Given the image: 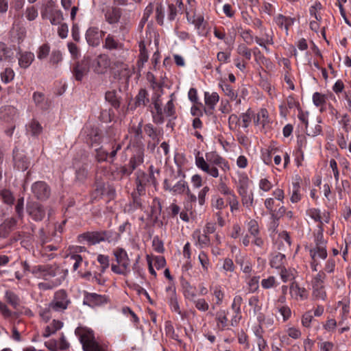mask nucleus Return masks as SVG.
Masks as SVG:
<instances>
[{"mask_svg": "<svg viewBox=\"0 0 351 351\" xmlns=\"http://www.w3.org/2000/svg\"><path fill=\"white\" fill-rule=\"evenodd\" d=\"M195 164L199 169L214 178L219 176V168L225 173L230 169L228 161L216 152L206 153L204 158L197 151L195 154Z\"/></svg>", "mask_w": 351, "mask_h": 351, "instance_id": "1", "label": "nucleus"}, {"mask_svg": "<svg viewBox=\"0 0 351 351\" xmlns=\"http://www.w3.org/2000/svg\"><path fill=\"white\" fill-rule=\"evenodd\" d=\"M110 65V59L106 54H101L92 61L90 60V67L97 74L106 73Z\"/></svg>", "mask_w": 351, "mask_h": 351, "instance_id": "9", "label": "nucleus"}, {"mask_svg": "<svg viewBox=\"0 0 351 351\" xmlns=\"http://www.w3.org/2000/svg\"><path fill=\"white\" fill-rule=\"evenodd\" d=\"M300 186L298 182H293L292 184V193L291 195V202L292 203H297L301 199V194L300 193Z\"/></svg>", "mask_w": 351, "mask_h": 351, "instance_id": "54", "label": "nucleus"}, {"mask_svg": "<svg viewBox=\"0 0 351 351\" xmlns=\"http://www.w3.org/2000/svg\"><path fill=\"white\" fill-rule=\"evenodd\" d=\"M14 51L11 47H8L4 43L0 42V61L13 62Z\"/></svg>", "mask_w": 351, "mask_h": 351, "instance_id": "24", "label": "nucleus"}, {"mask_svg": "<svg viewBox=\"0 0 351 351\" xmlns=\"http://www.w3.org/2000/svg\"><path fill=\"white\" fill-rule=\"evenodd\" d=\"M144 148L142 144H138L133 147V154L130 159L128 166L121 167V173L123 176L130 175L134 170L143 163Z\"/></svg>", "mask_w": 351, "mask_h": 351, "instance_id": "5", "label": "nucleus"}, {"mask_svg": "<svg viewBox=\"0 0 351 351\" xmlns=\"http://www.w3.org/2000/svg\"><path fill=\"white\" fill-rule=\"evenodd\" d=\"M67 258L73 262V270L76 271L83 263V258L81 255L75 253H70Z\"/></svg>", "mask_w": 351, "mask_h": 351, "instance_id": "51", "label": "nucleus"}, {"mask_svg": "<svg viewBox=\"0 0 351 351\" xmlns=\"http://www.w3.org/2000/svg\"><path fill=\"white\" fill-rule=\"evenodd\" d=\"M29 215L35 221H41L45 215V212L43 206H38L29 211Z\"/></svg>", "mask_w": 351, "mask_h": 351, "instance_id": "46", "label": "nucleus"}, {"mask_svg": "<svg viewBox=\"0 0 351 351\" xmlns=\"http://www.w3.org/2000/svg\"><path fill=\"white\" fill-rule=\"evenodd\" d=\"M33 100L36 106L40 109L47 108V102L43 93L40 92H35L33 94Z\"/></svg>", "mask_w": 351, "mask_h": 351, "instance_id": "41", "label": "nucleus"}, {"mask_svg": "<svg viewBox=\"0 0 351 351\" xmlns=\"http://www.w3.org/2000/svg\"><path fill=\"white\" fill-rule=\"evenodd\" d=\"M251 182L252 181L245 173L242 172L238 174L237 193L241 197L243 206L249 210L254 204V193L250 189Z\"/></svg>", "mask_w": 351, "mask_h": 351, "instance_id": "3", "label": "nucleus"}, {"mask_svg": "<svg viewBox=\"0 0 351 351\" xmlns=\"http://www.w3.org/2000/svg\"><path fill=\"white\" fill-rule=\"evenodd\" d=\"M90 68V58L84 56L81 61L77 62L73 67L72 73L77 81H82Z\"/></svg>", "mask_w": 351, "mask_h": 351, "instance_id": "8", "label": "nucleus"}, {"mask_svg": "<svg viewBox=\"0 0 351 351\" xmlns=\"http://www.w3.org/2000/svg\"><path fill=\"white\" fill-rule=\"evenodd\" d=\"M213 295L215 297L216 302V305H220L224 298V293L221 289V287L219 285H216L213 287Z\"/></svg>", "mask_w": 351, "mask_h": 351, "instance_id": "57", "label": "nucleus"}, {"mask_svg": "<svg viewBox=\"0 0 351 351\" xmlns=\"http://www.w3.org/2000/svg\"><path fill=\"white\" fill-rule=\"evenodd\" d=\"M75 334L79 338L84 351H108V346L96 340L94 332L86 327L78 326Z\"/></svg>", "mask_w": 351, "mask_h": 351, "instance_id": "2", "label": "nucleus"}, {"mask_svg": "<svg viewBox=\"0 0 351 351\" xmlns=\"http://www.w3.org/2000/svg\"><path fill=\"white\" fill-rule=\"evenodd\" d=\"M49 15L50 16V23L53 25L60 24L64 19L63 14L61 10L50 11Z\"/></svg>", "mask_w": 351, "mask_h": 351, "instance_id": "56", "label": "nucleus"}, {"mask_svg": "<svg viewBox=\"0 0 351 351\" xmlns=\"http://www.w3.org/2000/svg\"><path fill=\"white\" fill-rule=\"evenodd\" d=\"M195 308L202 312H206L209 309V304L204 298H195L194 300L191 301Z\"/></svg>", "mask_w": 351, "mask_h": 351, "instance_id": "48", "label": "nucleus"}, {"mask_svg": "<svg viewBox=\"0 0 351 351\" xmlns=\"http://www.w3.org/2000/svg\"><path fill=\"white\" fill-rule=\"evenodd\" d=\"M229 128L232 131H236L241 125L240 117L235 114H232L228 118Z\"/></svg>", "mask_w": 351, "mask_h": 351, "instance_id": "55", "label": "nucleus"}, {"mask_svg": "<svg viewBox=\"0 0 351 351\" xmlns=\"http://www.w3.org/2000/svg\"><path fill=\"white\" fill-rule=\"evenodd\" d=\"M105 99L107 101L115 108H118L120 106V102L117 97L116 93L114 91H108L105 95Z\"/></svg>", "mask_w": 351, "mask_h": 351, "instance_id": "58", "label": "nucleus"}, {"mask_svg": "<svg viewBox=\"0 0 351 351\" xmlns=\"http://www.w3.org/2000/svg\"><path fill=\"white\" fill-rule=\"evenodd\" d=\"M219 87L221 88L224 94L229 97L232 101L236 100L238 97V93L232 88V87L226 82L224 80H221L219 83Z\"/></svg>", "mask_w": 351, "mask_h": 351, "instance_id": "30", "label": "nucleus"}, {"mask_svg": "<svg viewBox=\"0 0 351 351\" xmlns=\"http://www.w3.org/2000/svg\"><path fill=\"white\" fill-rule=\"evenodd\" d=\"M313 296L317 300H324L326 297L324 285L313 286Z\"/></svg>", "mask_w": 351, "mask_h": 351, "instance_id": "60", "label": "nucleus"}, {"mask_svg": "<svg viewBox=\"0 0 351 351\" xmlns=\"http://www.w3.org/2000/svg\"><path fill=\"white\" fill-rule=\"evenodd\" d=\"M285 255L278 252L272 256L269 263L271 267L280 269L285 267Z\"/></svg>", "mask_w": 351, "mask_h": 351, "instance_id": "31", "label": "nucleus"}, {"mask_svg": "<svg viewBox=\"0 0 351 351\" xmlns=\"http://www.w3.org/2000/svg\"><path fill=\"white\" fill-rule=\"evenodd\" d=\"M27 132L32 136H36L43 132V127L38 121L33 119L27 125Z\"/></svg>", "mask_w": 351, "mask_h": 351, "instance_id": "36", "label": "nucleus"}, {"mask_svg": "<svg viewBox=\"0 0 351 351\" xmlns=\"http://www.w3.org/2000/svg\"><path fill=\"white\" fill-rule=\"evenodd\" d=\"M87 136L92 145L99 143L101 141V133L97 128H92Z\"/></svg>", "mask_w": 351, "mask_h": 351, "instance_id": "47", "label": "nucleus"}, {"mask_svg": "<svg viewBox=\"0 0 351 351\" xmlns=\"http://www.w3.org/2000/svg\"><path fill=\"white\" fill-rule=\"evenodd\" d=\"M211 206L213 208L218 210V211H221V210L227 206V204L222 197H217L212 199Z\"/></svg>", "mask_w": 351, "mask_h": 351, "instance_id": "64", "label": "nucleus"}, {"mask_svg": "<svg viewBox=\"0 0 351 351\" xmlns=\"http://www.w3.org/2000/svg\"><path fill=\"white\" fill-rule=\"evenodd\" d=\"M88 170L84 166L78 168L75 171V180L83 183L88 177Z\"/></svg>", "mask_w": 351, "mask_h": 351, "instance_id": "59", "label": "nucleus"}, {"mask_svg": "<svg viewBox=\"0 0 351 351\" xmlns=\"http://www.w3.org/2000/svg\"><path fill=\"white\" fill-rule=\"evenodd\" d=\"M219 100V96L217 93L213 92L212 93H210L209 92H205L204 101L205 104L208 106V110L204 108L205 113L208 114H212V111L214 110Z\"/></svg>", "mask_w": 351, "mask_h": 351, "instance_id": "17", "label": "nucleus"}, {"mask_svg": "<svg viewBox=\"0 0 351 351\" xmlns=\"http://www.w3.org/2000/svg\"><path fill=\"white\" fill-rule=\"evenodd\" d=\"M17 224V220L14 217H9L5 219L0 224V238H8L11 232H12Z\"/></svg>", "mask_w": 351, "mask_h": 351, "instance_id": "13", "label": "nucleus"}, {"mask_svg": "<svg viewBox=\"0 0 351 351\" xmlns=\"http://www.w3.org/2000/svg\"><path fill=\"white\" fill-rule=\"evenodd\" d=\"M327 251L326 246L317 245L315 247L310 250V255L312 259H315L317 256L325 259L327 257Z\"/></svg>", "mask_w": 351, "mask_h": 351, "instance_id": "40", "label": "nucleus"}, {"mask_svg": "<svg viewBox=\"0 0 351 351\" xmlns=\"http://www.w3.org/2000/svg\"><path fill=\"white\" fill-rule=\"evenodd\" d=\"M115 261L121 267L127 269L130 268V261L127 252L122 247H117L112 252Z\"/></svg>", "mask_w": 351, "mask_h": 351, "instance_id": "14", "label": "nucleus"}, {"mask_svg": "<svg viewBox=\"0 0 351 351\" xmlns=\"http://www.w3.org/2000/svg\"><path fill=\"white\" fill-rule=\"evenodd\" d=\"M227 204L230 206V210L231 213L239 210V202L238 197L235 194L230 197H228L226 199Z\"/></svg>", "mask_w": 351, "mask_h": 351, "instance_id": "61", "label": "nucleus"}, {"mask_svg": "<svg viewBox=\"0 0 351 351\" xmlns=\"http://www.w3.org/2000/svg\"><path fill=\"white\" fill-rule=\"evenodd\" d=\"M101 242L117 243L120 239V234L112 230L101 231Z\"/></svg>", "mask_w": 351, "mask_h": 351, "instance_id": "34", "label": "nucleus"}, {"mask_svg": "<svg viewBox=\"0 0 351 351\" xmlns=\"http://www.w3.org/2000/svg\"><path fill=\"white\" fill-rule=\"evenodd\" d=\"M63 326V323L59 320L53 319L51 323L47 325L44 330L43 336L45 338L49 337L51 335L54 334L57 330Z\"/></svg>", "mask_w": 351, "mask_h": 351, "instance_id": "28", "label": "nucleus"}, {"mask_svg": "<svg viewBox=\"0 0 351 351\" xmlns=\"http://www.w3.org/2000/svg\"><path fill=\"white\" fill-rule=\"evenodd\" d=\"M64 281V278L59 277L58 278H54L51 280H45L44 282H39L38 284V288L43 291L47 290H51L54 288L60 286Z\"/></svg>", "mask_w": 351, "mask_h": 351, "instance_id": "22", "label": "nucleus"}, {"mask_svg": "<svg viewBox=\"0 0 351 351\" xmlns=\"http://www.w3.org/2000/svg\"><path fill=\"white\" fill-rule=\"evenodd\" d=\"M108 302V298L104 295H99L95 293L86 292L83 300V304L90 307H95L103 305Z\"/></svg>", "mask_w": 351, "mask_h": 351, "instance_id": "12", "label": "nucleus"}, {"mask_svg": "<svg viewBox=\"0 0 351 351\" xmlns=\"http://www.w3.org/2000/svg\"><path fill=\"white\" fill-rule=\"evenodd\" d=\"M217 189L221 194L228 197H230L235 194L234 192L222 180L221 178H220V181L217 185Z\"/></svg>", "mask_w": 351, "mask_h": 351, "instance_id": "53", "label": "nucleus"}, {"mask_svg": "<svg viewBox=\"0 0 351 351\" xmlns=\"http://www.w3.org/2000/svg\"><path fill=\"white\" fill-rule=\"evenodd\" d=\"M149 102V94L145 89L139 90L137 95L135 97L134 105L135 108L145 107Z\"/></svg>", "mask_w": 351, "mask_h": 351, "instance_id": "27", "label": "nucleus"}, {"mask_svg": "<svg viewBox=\"0 0 351 351\" xmlns=\"http://www.w3.org/2000/svg\"><path fill=\"white\" fill-rule=\"evenodd\" d=\"M243 303V298L241 295H236L231 304L232 310L233 311V319L236 322L237 319H241V306Z\"/></svg>", "mask_w": 351, "mask_h": 351, "instance_id": "26", "label": "nucleus"}, {"mask_svg": "<svg viewBox=\"0 0 351 351\" xmlns=\"http://www.w3.org/2000/svg\"><path fill=\"white\" fill-rule=\"evenodd\" d=\"M280 275L284 282L291 281L295 278L293 270L286 269L285 267L280 269Z\"/></svg>", "mask_w": 351, "mask_h": 351, "instance_id": "52", "label": "nucleus"}, {"mask_svg": "<svg viewBox=\"0 0 351 351\" xmlns=\"http://www.w3.org/2000/svg\"><path fill=\"white\" fill-rule=\"evenodd\" d=\"M13 158L14 167L18 170L24 171L28 169L29 166V161L23 154L19 153L17 149H14Z\"/></svg>", "mask_w": 351, "mask_h": 351, "instance_id": "15", "label": "nucleus"}, {"mask_svg": "<svg viewBox=\"0 0 351 351\" xmlns=\"http://www.w3.org/2000/svg\"><path fill=\"white\" fill-rule=\"evenodd\" d=\"M261 33L262 34V37H255V42L259 45L263 46L264 45V43H267L268 45H273L274 44V38H273V34L272 32H269L265 30H261Z\"/></svg>", "mask_w": 351, "mask_h": 351, "instance_id": "29", "label": "nucleus"}, {"mask_svg": "<svg viewBox=\"0 0 351 351\" xmlns=\"http://www.w3.org/2000/svg\"><path fill=\"white\" fill-rule=\"evenodd\" d=\"M181 285L184 298L191 302L194 300L197 296L195 288L186 280H182Z\"/></svg>", "mask_w": 351, "mask_h": 351, "instance_id": "23", "label": "nucleus"}, {"mask_svg": "<svg viewBox=\"0 0 351 351\" xmlns=\"http://www.w3.org/2000/svg\"><path fill=\"white\" fill-rule=\"evenodd\" d=\"M142 126L143 122L141 121L137 126H132L130 129V133L134 137L137 143L141 142L143 138Z\"/></svg>", "mask_w": 351, "mask_h": 351, "instance_id": "45", "label": "nucleus"}, {"mask_svg": "<svg viewBox=\"0 0 351 351\" xmlns=\"http://www.w3.org/2000/svg\"><path fill=\"white\" fill-rule=\"evenodd\" d=\"M14 76L15 73L13 69L11 68H6L1 73V80L4 84H8L14 80Z\"/></svg>", "mask_w": 351, "mask_h": 351, "instance_id": "50", "label": "nucleus"}, {"mask_svg": "<svg viewBox=\"0 0 351 351\" xmlns=\"http://www.w3.org/2000/svg\"><path fill=\"white\" fill-rule=\"evenodd\" d=\"M229 311L226 309H220L215 313L216 327L219 330L223 331L230 330L231 327H237L240 322L237 319L234 322L233 319V315L231 319H228Z\"/></svg>", "mask_w": 351, "mask_h": 351, "instance_id": "7", "label": "nucleus"}, {"mask_svg": "<svg viewBox=\"0 0 351 351\" xmlns=\"http://www.w3.org/2000/svg\"><path fill=\"white\" fill-rule=\"evenodd\" d=\"M71 303V301L66 291L60 289L54 293L53 298L49 304L54 312L61 313L66 310Z\"/></svg>", "mask_w": 351, "mask_h": 351, "instance_id": "6", "label": "nucleus"}, {"mask_svg": "<svg viewBox=\"0 0 351 351\" xmlns=\"http://www.w3.org/2000/svg\"><path fill=\"white\" fill-rule=\"evenodd\" d=\"M86 40L88 44L93 47H97L100 44V30L98 27H89L86 32Z\"/></svg>", "mask_w": 351, "mask_h": 351, "instance_id": "16", "label": "nucleus"}, {"mask_svg": "<svg viewBox=\"0 0 351 351\" xmlns=\"http://www.w3.org/2000/svg\"><path fill=\"white\" fill-rule=\"evenodd\" d=\"M322 6L319 2H315L314 5H311L309 12L310 14L312 16H314L316 21H321L322 16L319 14V12L321 10Z\"/></svg>", "mask_w": 351, "mask_h": 351, "instance_id": "63", "label": "nucleus"}, {"mask_svg": "<svg viewBox=\"0 0 351 351\" xmlns=\"http://www.w3.org/2000/svg\"><path fill=\"white\" fill-rule=\"evenodd\" d=\"M120 16V12L117 8L108 9L105 12V19L109 24L117 23L119 21Z\"/></svg>", "mask_w": 351, "mask_h": 351, "instance_id": "33", "label": "nucleus"}, {"mask_svg": "<svg viewBox=\"0 0 351 351\" xmlns=\"http://www.w3.org/2000/svg\"><path fill=\"white\" fill-rule=\"evenodd\" d=\"M114 71V74L117 75L119 77H130V71L128 64L123 63V62L117 61L113 63L112 69Z\"/></svg>", "mask_w": 351, "mask_h": 351, "instance_id": "25", "label": "nucleus"}, {"mask_svg": "<svg viewBox=\"0 0 351 351\" xmlns=\"http://www.w3.org/2000/svg\"><path fill=\"white\" fill-rule=\"evenodd\" d=\"M97 261L101 265L100 271L104 273L110 265V258L108 256L104 254H99L97 258Z\"/></svg>", "mask_w": 351, "mask_h": 351, "instance_id": "62", "label": "nucleus"}, {"mask_svg": "<svg viewBox=\"0 0 351 351\" xmlns=\"http://www.w3.org/2000/svg\"><path fill=\"white\" fill-rule=\"evenodd\" d=\"M188 189V183L184 180H180L172 186L171 193L174 195H181L185 193Z\"/></svg>", "mask_w": 351, "mask_h": 351, "instance_id": "39", "label": "nucleus"}, {"mask_svg": "<svg viewBox=\"0 0 351 351\" xmlns=\"http://www.w3.org/2000/svg\"><path fill=\"white\" fill-rule=\"evenodd\" d=\"M5 300L14 309H17L20 306L21 300L19 297L11 291H6L5 293Z\"/></svg>", "mask_w": 351, "mask_h": 351, "instance_id": "37", "label": "nucleus"}, {"mask_svg": "<svg viewBox=\"0 0 351 351\" xmlns=\"http://www.w3.org/2000/svg\"><path fill=\"white\" fill-rule=\"evenodd\" d=\"M104 191L105 186L104 182L99 181L98 178H96L95 189L92 195L93 198H101L102 195L104 194Z\"/></svg>", "mask_w": 351, "mask_h": 351, "instance_id": "49", "label": "nucleus"}, {"mask_svg": "<svg viewBox=\"0 0 351 351\" xmlns=\"http://www.w3.org/2000/svg\"><path fill=\"white\" fill-rule=\"evenodd\" d=\"M150 182L154 184H156V180L152 172L149 175H147L141 171H138L136 172V183L147 185V184Z\"/></svg>", "mask_w": 351, "mask_h": 351, "instance_id": "32", "label": "nucleus"}, {"mask_svg": "<svg viewBox=\"0 0 351 351\" xmlns=\"http://www.w3.org/2000/svg\"><path fill=\"white\" fill-rule=\"evenodd\" d=\"M32 275L44 280H51L59 277H66V272L56 264L36 265L32 266Z\"/></svg>", "mask_w": 351, "mask_h": 351, "instance_id": "4", "label": "nucleus"}, {"mask_svg": "<svg viewBox=\"0 0 351 351\" xmlns=\"http://www.w3.org/2000/svg\"><path fill=\"white\" fill-rule=\"evenodd\" d=\"M276 22L279 27L285 28L286 33L288 34L289 28L293 25V20L291 18L279 15L276 18Z\"/></svg>", "mask_w": 351, "mask_h": 351, "instance_id": "42", "label": "nucleus"}, {"mask_svg": "<svg viewBox=\"0 0 351 351\" xmlns=\"http://www.w3.org/2000/svg\"><path fill=\"white\" fill-rule=\"evenodd\" d=\"M19 65L21 68H28L34 60V54L30 51L19 52Z\"/></svg>", "mask_w": 351, "mask_h": 351, "instance_id": "21", "label": "nucleus"}, {"mask_svg": "<svg viewBox=\"0 0 351 351\" xmlns=\"http://www.w3.org/2000/svg\"><path fill=\"white\" fill-rule=\"evenodd\" d=\"M290 293L292 297H300L302 300L307 298L306 289L304 288L300 287L298 284L295 282H293L290 286Z\"/></svg>", "mask_w": 351, "mask_h": 351, "instance_id": "38", "label": "nucleus"}, {"mask_svg": "<svg viewBox=\"0 0 351 351\" xmlns=\"http://www.w3.org/2000/svg\"><path fill=\"white\" fill-rule=\"evenodd\" d=\"M193 238L195 240V245L199 248L208 247L210 243L209 237L205 233H202L199 230H195L193 233Z\"/></svg>", "mask_w": 351, "mask_h": 351, "instance_id": "19", "label": "nucleus"}, {"mask_svg": "<svg viewBox=\"0 0 351 351\" xmlns=\"http://www.w3.org/2000/svg\"><path fill=\"white\" fill-rule=\"evenodd\" d=\"M269 122L267 111L265 109H261L254 119V124L261 125L264 128Z\"/></svg>", "mask_w": 351, "mask_h": 351, "instance_id": "44", "label": "nucleus"}, {"mask_svg": "<svg viewBox=\"0 0 351 351\" xmlns=\"http://www.w3.org/2000/svg\"><path fill=\"white\" fill-rule=\"evenodd\" d=\"M32 192L39 200H46L51 194V189L49 185L43 181H38L32 185Z\"/></svg>", "mask_w": 351, "mask_h": 351, "instance_id": "10", "label": "nucleus"}, {"mask_svg": "<svg viewBox=\"0 0 351 351\" xmlns=\"http://www.w3.org/2000/svg\"><path fill=\"white\" fill-rule=\"evenodd\" d=\"M103 47L110 51L123 50V44L117 40L113 35L109 34L104 40Z\"/></svg>", "mask_w": 351, "mask_h": 351, "instance_id": "20", "label": "nucleus"}, {"mask_svg": "<svg viewBox=\"0 0 351 351\" xmlns=\"http://www.w3.org/2000/svg\"><path fill=\"white\" fill-rule=\"evenodd\" d=\"M235 261L237 264L240 266L241 269L243 273L250 274L252 272V265L245 256H236Z\"/></svg>", "mask_w": 351, "mask_h": 351, "instance_id": "35", "label": "nucleus"}, {"mask_svg": "<svg viewBox=\"0 0 351 351\" xmlns=\"http://www.w3.org/2000/svg\"><path fill=\"white\" fill-rule=\"evenodd\" d=\"M154 110H151L153 121L156 124H162L165 121L164 110L162 108V101L160 95H156L152 97Z\"/></svg>", "mask_w": 351, "mask_h": 351, "instance_id": "11", "label": "nucleus"}, {"mask_svg": "<svg viewBox=\"0 0 351 351\" xmlns=\"http://www.w3.org/2000/svg\"><path fill=\"white\" fill-rule=\"evenodd\" d=\"M322 213L319 208H311L306 210V213L308 217L312 219L315 222L323 223L322 220Z\"/></svg>", "mask_w": 351, "mask_h": 351, "instance_id": "43", "label": "nucleus"}, {"mask_svg": "<svg viewBox=\"0 0 351 351\" xmlns=\"http://www.w3.org/2000/svg\"><path fill=\"white\" fill-rule=\"evenodd\" d=\"M101 236L100 232H87L79 235L80 242L87 241L90 245H95L101 242Z\"/></svg>", "mask_w": 351, "mask_h": 351, "instance_id": "18", "label": "nucleus"}]
</instances>
